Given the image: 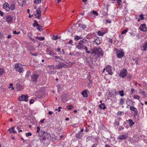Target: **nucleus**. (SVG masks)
I'll return each instance as SVG.
<instances>
[{"instance_id": "obj_62", "label": "nucleus", "mask_w": 147, "mask_h": 147, "mask_svg": "<svg viewBox=\"0 0 147 147\" xmlns=\"http://www.w3.org/2000/svg\"><path fill=\"white\" fill-rule=\"evenodd\" d=\"M97 145V144L96 143L94 144L91 147H96Z\"/></svg>"}, {"instance_id": "obj_2", "label": "nucleus", "mask_w": 147, "mask_h": 147, "mask_svg": "<svg viewBox=\"0 0 147 147\" xmlns=\"http://www.w3.org/2000/svg\"><path fill=\"white\" fill-rule=\"evenodd\" d=\"M85 42L83 40H80L78 42V44L76 46V48L79 50H82L85 46Z\"/></svg>"}, {"instance_id": "obj_6", "label": "nucleus", "mask_w": 147, "mask_h": 147, "mask_svg": "<svg viewBox=\"0 0 147 147\" xmlns=\"http://www.w3.org/2000/svg\"><path fill=\"white\" fill-rule=\"evenodd\" d=\"M39 75L36 73L33 74L31 76V80L33 82L36 83L37 82V79Z\"/></svg>"}, {"instance_id": "obj_60", "label": "nucleus", "mask_w": 147, "mask_h": 147, "mask_svg": "<svg viewBox=\"0 0 147 147\" xmlns=\"http://www.w3.org/2000/svg\"><path fill=\"white\" fill-rule=\"evenodd\" d=\"M28 35L29 38L30 37V36H32L31 33L29 32L28 33Z\"/></svg>"}, {"instance_id": "obj_29", "label": "nucleus", "mask_w": 147, "mask_h": 147, "mask_svg": "<svg viewBox=\"0 0 147 147\" xmlns=\"http://www.w3.org/2000/svg\"><path fill=\"white\" fill-rule=\"evenodd\" d=\"M119 91H117L115 90H114L113 91V95H114L115 96L117 95V94H119Z\"/></svg>"}, {"instance_id": "obj_22", "label": "nucleus", "mask_w": 147, "mask_h": 147, "mask_svg": "<svg viewBox=\"0 0 147 147\" xmlns=\"http://www.w3.org/2000/svg\"><path fill=\"white\" fill-rule=\"evenodd\" d=\"M44 135L47 138V139H48L50 138H51L50 134L47 132H45Z\"/></svg>"}, {"instance_id": "obj_64", "label": "nucleus", "mask_w": 147, "mask_h": 147, "mask_svg": "<svg viewBox=\"0 0 147 147\" xmlns=\"http://www.w3.org/2000/svg\"><path fill=\"white\" fill-rule=\"evenodd\" d=\"M137 113H138V112H136L134 113V116L135 117H136L137 116Z\"/></svg>"}, {"instance_id": "obj_42", "label": "nucleus", "mask_w": 147, "mask_h": 147, "mask_svg": "<svg viewBox=\"0 0 147 147\" xmlns=\"http://www.w3.org/2000/svg\"><path fill=\"white\" fill-rule=\"evenodd\" d=\"M143 95H144V97L146 96H147V92L145 91H143L141 92Z\"/></svg>"}, {"instance_id": "obj_54", "label": "nucleus", "mask_w": 147, "mask_h": 147, "mask_svg": "<svg viewBox=\"0 0 147 147\" xmlns=\"http://www.w3.org/2000/svg\"><path fill=\"white\" fill-rule=\"evenodd\" d=\"M62 108V107H58V109H56V110H57L59 112L61 111V110H60V109H61Z\"/></svg>"}, {"instance_id": "obj_11", "label": "nucleus", "mask_w": 147, "mask_h": 147, "mask_svg": "<svg viewBox=\"0 0 147 147\" xmlns=\"http://www.w3.org/2000/svg\"><path fill=\"white\" fill-rule=\"evenodd\" d=\"M67 65L63 63L62 62H60L56 66V68L58 69H62L63 67H66Z\"/></svg>"}, {"instance_id": "obj_16", "label": "nucleus", "mask_w": 147, "mask_h": 147, "mask_svg": "<svg viewBox=\"0 0 147 147\" xmlns=\"http://www.w3.org/2000/svg\"><path fill=\"white\" fill-rule=\"evenodd\" d=\"M12 19L13 18L12 17V16H7L6 18V20L8 23H11L13 22Z\"/></svg>"}, {"instance_id": "obj_15", "label": "nucleus", "mask_w": 147, "mask_h": 147, "mask_svg": "<svg viewBox=\"0 0 147 147\" xmlns=\"http://www.w3.org/2000/svg\"><path fill=\"white\" fill-rule=\"evenodd\" d=\"M61 99L62 101L64 103L68 100V99L67 96L66 94H64L61 96Z\"/></svg>"}, {"instance_id": "obj_44", "label": "nucleus", "mask_w": 147, "mask_h": 147, "mask_svg": "<svg viewBox=\"0 0 147 147\" xmlns=\"http://www.w3.org/2000/svg\"><path fill=\"white\" fill-rule=\"evenodd\" d=\"M32 134L30 132H28L26 134V136L27 137H28L30 136H31Z\"/></svg>"}, {"instance_id": "obj_10", "label": "nucleus", "mask_w": 147, "mask_h": 147, "mask_svg": "<svg viewBox=\"0 0 147 147\" xmlns=\"http://www.w3.org/2000/svg\"><path fill=\"white\" fill-rule=\"evenodd\" d=\"M128 134L126 133L125 134L120 135H119L117 139L119 140H122L126 139L127 137Z\"/></svg>"}, {"instance_id": "obj_36", "label": "nucleus", "mask_w": 147, "mask_h": 147, "mask_svg": "<svg viewBox=\"0 0 147 147\" xmlns=\"http://www.w3.org/2000/svg\"><path fill=\"white\" fill-rule=\"evenodd\" d=\"M98 34L99 36H102L105 33L103 32H101L100 31H98Z\"/></svg>"}, {"instance_id": "obj_8", "label": "nucleus", "mask_w": 147, "mask_h": 147, "mask_svg": "<svg viewBox=\"0 0 147 147\" xmlns=\"http://www.w3.org/2000/svg\"><path fill=\"white\" fill-rule=\"evenodd\" d=\"M106 71L108 72V74L112 75L113 74L111 66L109 65L107 66L106 68Z\"/></svg>"}, {"instance_id": "obj_41", "label": "nucleus", "mask_w": 147, "mask_h": 147, "mask_svg": "<svg viewBox=\"0 0 147 147\" xmlns=\"http://www.w3.org/2000/svg\"><path fill=\"white\" fill-rule=\"evenodd\" d=\"M4 72V71L3 69L0 68V75H2Z\"/></svg>"}, {"instance_id": "obj_53", "label": "nucleus", "mask_w": 147, "mask_h": 147, "mask_svg": "<svg viewBox=\"0 0 147 147\" xmlns=\"http://www.w3.org/2000/svg\"><path fill=\"white\" fill-rule=\"evenodd\" d=\"M37 130L36 131V132L39 133V132L40 131V127H39L38 126V127H37Z\"/></svg>"}, {"instance_id": "obj_32", "label": "nucleus", "mask_w": 147, "mask_h": 147, "mask_svg": "<svg viewBox=\"0 0 147 147\" xmlns=\"http://www.w3.org/2000/svg\"><path fill=\"white\" fill-rule=\"evenodd\" d=\"M41 0H34V2L36 4H39L41 3Z\"/></svg>"}, {"instance_id": "obj_4", "label": "nucleus", "mask_w": 147, "mask_h": 147, "mask_svg": "<svg viewBox=\"0 0 147 147\" xmlns=\"http://www.w3.org/2000/svg\"><path fill=\"white\" fill-rule=\"evenodd\" d=\"M28 95H22L18 98V100L20 101H25L27 102L28 100Z\"/></svg>"}, {"instance_id": "obj_39", "label": "nucleus", "mask_w": 147, "mask_h": 147, "mask_svg": "<svg viewBox=\"0 0 147 147\" xmlns=\"http://www.w3.org/2000/svg\"><path fill=\"white\" fill-rule=\"evenodd\" d=\"M67 109L69 110H70L72 109L73 107L71 105H68L67 106Z\"/></svg>"}, {"instance_id": "obj_56", "label": "nucleus", "mask_w": 147, "mask_h": 147, "mask_svg": "<svg viewBox=\"0 0 147 147\" xmlns=\"http://www.w3.org/2000/svg\"><path fill=\"white\" fill-rule=\"evenodd\" d=\"M108 41L109 42H111V43H112L113 42V40H112V39H111V38L109 39Z\"/></svg>"}, {"instance_id": "obj_14", "label": "nucleus", "mask_w": 147, "mask_h": 147, "mask_svg": "<svg viewBox=\"0 0 147 147\" xmlns=\"http://www.w3.org/2000/svg\"><path fill=\"white\" fill-rule=\"evenodd\" d=\"M139 28L140 30L143 31H146L147 30V28L146 27V24H141L139 27Z\"/></svg>"}, {"instance_id": "obj_25", "label": "nucleus", "mask_w": 147, "mask_h": 147, "mask_svg": "<svg viewBox=\"0 0 147 147\" xmlns=\"http://www.w3.org/2000/svg\"><path fill=\"white\" fill-rule=\"evenodd\" d=\"M61 38V37H58V35H57L56 36H55V35L53 34V40H56L58 39H60Z\"/></svg>"}, {"instance_id": "obj_9", "label": "nucleus", "mask_w": 147, "mask_h": 147, "mask_svg": "<svg viewBox=\"0 0 147 147\" xmlns=\"http://www.w3.org/2000/svg\"><path fill=\"white\" fill-rule=\"evenodd\" d=\"M127 74V71L126 69H123L121 70L120 73L119 75L120 76L123 78H124Z\"/></svg>"}, {"instance_id": "obj_20", "label": "nucleus", "mask_w": 147, "mask_h": 147, "mask_svg": "<svg viewBox=\"0 0 147 147\" xmlns=\"http://www.w3.org/2000/svg\"><path fill=\"white\" fill-rule=\"evenodd\" d=\"M83 136V134L81 132H79L76 135V137L78 138H80Z\"/></svg>"}, {"instance_id": "obj_27", "label": "nucleus", "mask_w": 147, "mask_h": 147, "mask_svg": "<svg viewBox=\"0 0 147 147\" xmlns=\"http://www.w3.org/2000/svg\"><path fill=\"white\" fill-rule=\"evenodd\" d=\"M25 0H22V1L21 2H20L19 1H18V3L19 5L20 6H21V7H22L24 3L25 2Z\"/></svg>"}, {"instance_id": "obj_43", "label": "nucleus", "mask_w": 147, "mask_h": 147, "mask_svg": "<svg viewBox=\"0 0 147 147\" xmlns=\"http://www.w3.org/2000/svg\"><path fill=\"white\" fill-rule=\"evenodd\" d=\"M128 121H129V123L130 125H132L134 124V122H133L132 120L131 119H129L128 120Z\"/></svg>"}, {"instance_id": "obj_47", "label": "nucleus", "mask_w": 147, "mask_h": 147, "mask_svg": "<svg viewBox=\"0 0 147 147\" xmlns=\"http://www.w3.org/2000/svg\"><path fill=\"white\" fill-rule=\"evenodd\" d=\"M140 96L138 95H134V98L136 99H137L139 100V99Z\"/></svg>"}, {"instance_id": "obj_7", "label": "nucleus", "mask_w": 147, "mask_h": 147, "mask_svg": "<svg viewBox=\"0 0 147 147\" xmlns=\"http://www.w3.org/2000/svg\"><path fill=\"white\" fill-rule=\"evenodd\" d=\"M134 102H133L131 100L129 99V98H127L126 101V103L127 105L126 108H128L129 106H132L134 105Z\"/></svg>"}, {"instance_id": "obj_55", "label": "nucleus", "mask_w": 147, "mask_h": 147, "mask_svg": "<svg viewBox=\"0 0 147 147\" xmlns=\"http://www.w3.org/2000/svg\"><path fill=\"white\" fill-rule=\"evenodd\" d=\"M134 60L135 61V62L136 64L138 63V61L137 59H135Z\"/></svg>"}, {"instance_id": "obj_12", "label": "nucleus", "mask_w": 147, "mask_h": 147, "mask_svg": "<svg viewBox=\"0 0 147 147\" xmlns=\"http://www.w3.org/2000/svg\"><path fill=\"white\" fill-rule=\"evenodd\" d=\"M93 42H95L97 45L100 44L101 43V40L100 38L96 36L93 38Z\"/></svg>"}, {"instance_id": "obj_38", "label": "nucleus", "mask_w": 147, "mask_h": 147, "mask_svg": "<svg viewBox=\"0 0 147 147\" xmlns=\"http://www.w3.org/2000/svg\"><path fill=\"white\" fill-rule=\"evenodd\" d=\"M83 49H85L86 50V52L88 53H91L89 51H88V49L87 47L86 46H85L84 47V48Z\"/></svg>"}, {"instance_id": "obj_61", "label": "nucleus", "mask_w": 147, "mask_h": 147, "mask_svg": "<svg viewBox=\"0 0 147 147\" xmlns=\"http://www.w3.org/2000/svg\"><path fill=\"white\" fill-rule=\"evenodd\" d=\"M3 12L1 11H0V14L1 16H3Z\"/></svg>"}, {"instance_id": "obj_50", "label": "nucleus", "mask_w": 147, "mask_h": 147, "mask_svg": "<svg viewBox=\"0 0 147 147\" xmlns=\"http://www.w3.org/2000/svg\"><path fill=\"white\" fill-rule=\"evenodd\" d=\"M20 66L19 65V64L18 63L16 64L15 66V68L16 69H17Z\"/></svg>"}, {"instance_id": "obj_24", "label": "nucleus", "mask_w": 147, "mask_h": 147, "mask_svg": "<svg viewBox=\"0 0 147 147\" xmlns=\"http://www.w3.org/2000/svg\"><path fill=\"white\" fill-rule=\"evenodd\" d=\"M82 95L84 97H87L88 96L87 92L86 90H84L82 92Z\"/></svg>"}, {"instance_id": "obj_23", "label": "nucleus", "mask_w": 147, "mask_h": 147, "mask_svg": "<svg viewBox=\"0 0 147 147\" xmlns=\"http://www.w3.org/2000/svg\"><path fill=\"white\" fill-rule=\"evenodd\" d=\"M45 131L43 130H41L38 133V135L40 136H42L43 135H44Z\"/></svg>"}, {"instance_id": "obj_17", "label": "nucleus", "mask_w": 147, "mask_h": 147, "mask_svg": "<svg viewBox=\"0 0 147 147\" xmlns=\"http://www.w3.org/2000/svg\"><path fill=\"white\" fill-rule=\"evenodd\" d=\"M147 41H145V43H144L141 47V49L142 51H146V48H147Z\"/></svg>"}, {"instance_id": "obj_3", "label": "nucleus", "mask_w": 147, "mask_h": 147, "mask_svg": "<svg viewBox=\"0 0 147 147\" xmlns=\"http://www.w3.org/2000/svg\"><path fill=\"white\" fill-rule=\"evenodd\" d=\"M114 49L116 52L117 56L118 58H121L124 56V54L123 50H120L116 48H115Z\"/></svg>"}, {"instance_id": "obj_37", "label": "nucleus", "mask_w": 147, "mask_h": 147, "mask_svg": "<svg viewBox=\"0 0 147 147\" xmlns=\"http://www.w3.org/2000/svg\"><path fill=\"white\" fill-rule=\"evenodd\" d=\"M91 12H92V13L93 15H94L96 16H97L98 15V13L95 11H92Z\"/></svg>"}, {"instance_id": "obj_48", "label": "nucleus", "mask_w": 147, "mask_h": 147, "mask_svg": "<svg viewBox=\"0 0 147 147\" xmlns=\"http://www.w3.org/2000/svg\"><path fill=\"white\" fill-rule=\"evenodd\" d=\"M128 31V29L126 28L121 33V34H123L125 33Z\"/></svg>"}, {"instance_id": "obj_57", "label": "nucleus", "mask_w": 147, "mask_h": 147, "mask_svg": "<svg viewBox=\"0 0 147 147\" xmlns=\"http://www.w3.org/2000/svg\"><path fill=\"white\" fill-rule=\"evenodd\" d=\"M122 113V112L121 111L118 112L117 113V115H119L121 114Z\"/></svg>"}, {"instance_id": "obj_49", "label": "nucleus", "mask_w": 147, "mask_h": 147, "mask_svg": "<svg viewBox=\"0 0 147 147\" xmlns=\"http://www.w3.org/2000/svg\"><path fill=\"white\" fill-rule=\"evenodd\" d=\"M30 74L29 72L27 73L26 74L25 76V78H28L29 77Z\"/></svg>"}, {"instance_id": "obj_5", "label": "nucleus", "mask_w": 147, "mask_h": 147, "mask_svg": "<svg viewBox=\"0 0 147 147\" xmlns=\"http://www.w3.org/2000/svg\"><path fill=\"white\" fill-rule=\"evenodd\" d=\"M41 9L40 7L38 8L36 11V13L34 14L35 18L39 19L41 17Z\"/></svg>"}, {"instance_id": "obj_18", "label": "nucleus", "mask_w": 147, "mask_h": 147, "mask_svg": "<svg viewBox=\"0 0 147 147\" xmlns=\"http://www.w3.org/2000/svg\"><path fill=\"white\" fill-rule=\"evenodd\" d=\"M129 109L131 111H134V113L138 112V110L137 109L133 106H130L129 107Z\"/></svg>"}, {"instance_id": "obj_45", "label": "nucleus", "mask_w": 147, "mask_h": 147, "mask_svg": "<svg viewBox=\"0 0 147 147\" xmlns=\"http://www.w3.org/2000/svg\"><path fill=\"white\" fill-rule=\"evenodd\" d=\"M49 54L50 55H51L52 56H53V55H55V54L54 52L52 51H50L49 52Z\"/></svg>"}, {"instance_id": "obj_46", "label": "nucleus", "mask_w": 147, "mask_h": 147, "mask_svg": "<svg viewBox=\"0 0 147 147\" xmlns=\"http://www.w3.org/2000/svg\"><path fill=\"white\" fill-rule=\"evenodd\" d=\"M139 17L140 18V20H142L144 19V18L143 17V15L142 14H141L139 16Z\"/></svg>"}, {"instance_id": "obj_34", "label": "nucleus", "mask_w": 147, "mask_h": 147, "mask_svg": "<svg viewBox=\"0 0 147 147\" xmlns=\"http://www.w3.org/2000/svg\"><path fill=\"white\" fill-rule=\"evenodd\" d=\"M119 94L121 96H123L124 95V91L123 90H121V91H119Z\"/></svg>"}, {"instance_id": "obj_26", "label": "nucleus", "mask_w": 147, "mask_h": 147, "mask_svg": "<svg viewBox=\"0 0 147 147\" xmlns=\"http://www.w3.org/2000/svg\"><path fill=\"white\" fill-rule=\"evenodd\" d=\"M22 70L23 68L20 66L18 68L16 69V70L18 72H19L20 73H21L22 72Z\"/></svg>"}, {"instance_id": "obj_21", "label": "nucleus", "mask_w": 147, "mask_h": 147, "mask_svg": "<svg viewBox=\"0 0 147 147\" xmlns=\"http://www.w3.org/2000/svg\"><path fill=\"white\" fill-rule=\"evenodd\" d=\"M99 107L100 109H105L106 108V107L105 104L103 103H102L99 105Z\"/></svg>"}, {"instance_id": "obj_63", "label": "nucleus", "mask_w": 147, "mask_h": 147, "mask_svg": "<svg viewBox=\"0 0 147 147\" xmlns=\"http://www.w3.org/2000/svg\"><path fill=\"white\" fill-rule=\"evenodd\" d=\"M3 34L1 32H0V38H3Z\"/></svg>"}, {"instance_id": "obj_52", "label": "nucleus", "mask_w": 147, "mask_h": 147, "mask_svg": "<svg viewBox=\"0 0 147 147\" xmlns=\"http://www.w3.org/2000/svg\"><path fill=\"white\" fill-rule=\"evenodd\" d=\"M34 102V100L33 99L30 100V104H33Z\"/></svg>"}, {"instance_id": "obj_13", "label": "nucleus", "mask_w": 147, "mask_h": 147, "mask_svg": "<svg viewBox=\"0 0 147 147\" xmlns=\"http://www.w3.org/2000/svg\"><path fill=\"white\" fill-rule=\"evenodd\" d=\"M3 8L7 11H9L10 9L9 5L7 2H5L3 5Z\"/></svg>"}, {"instance_id": "obj_1", "label": "nucleus", "mask_w": 147, "mask_h": 147, "mask_svg": "<svg viewBox=\"0 0 147 147\" xmlns=\"http://www.w3.org/2000/svg\"><path fill=\"white\" fill-rule=\"evenodd\" d=\"M90 53L92 54L100 55L102 56H103V53L102 51V50L100 49H97L96 47L93 48L92 52Z\"/></svg>"}, {"instance_id": "obj_31", "label": "nucleus", "mask_w": 147, "mask_h": 147, "mask_svg": "<svg viewBox=\"0 0 147 147\" xmlns=\"http://www.w3.org/2000/svg\"><path fill=\"white\" fill-rule=\"evenodd\" d=\"M15 5L14 4H12L10 5V9L12 10H13L15 9Z\"/></svg>"}, {"instance_id": "obj_59", "label": "nucleus", "mask_w": 147, "mask_h": 147, "mask_svg": "<svg viewBox=\"0 0 147 147\" xmlns=\"http://www.w3.org/2000/svg\"><path fill=\"white\" fill-rule=\"evenodd\" d=\"M121 0H117V3H118L119 5L120 4V2H121Z\"/></svg>"}, {"instance_id": "obj_35", "label": "nucleus", "mask_w": 147, "mask_h": 147, "mask_svg": "<svg viewBox=\"0 0 147 147\" xmlns=\"http://www.w3.org/2000/svg\"><path fill=\"white\" fill-rule=\"evenodd\" d=\"M107 94V95L108 96L110 97H112L113 95V92H108Z\"/></svg>"}, {"instance_id": "obj_30", "label": "nucleus", "mask_w": 147, "mask_h": 147, "mask_svg": "<svg viewBox=\"0 0 147 147\" xmlns=\"http://www.w3.org/2000/svg\"><path fill=\"white\" fill-rule=\"evenodd\" d=\"M78 26L79 27H80L81 28H82L83 29H84L86 28V26H85L84 25H83V24H78Z\"/></svg>"}, {"instance_id": "obj_51", "label": "nucleus", "mask_w": 147, "mask_h": 147, "mask_svg": "<svg viewBox=\"0 0 147 147\" xmlns=\"http://www.w3.org/2000/svg\"><path fill=\"white\" fill-rule=\"evenodd\" d=\"M47 138L46 136H44L42 137L41 140H46Z\"/></svg>"}, {"instance_id": "obj_19", "label": "nucleus", "mask_w": 147, "mask_h": 147, "mask_svg": "<svg viewBox=\"0 0 147 147\" xmlns=\"http://www.w3.org/2000/svg\"><path fill=\"white\" fill-rule=\"evenodd\" d=\"M83 38V37L81 36H78L77 35H76L74 37V40L75 41H77L78 40L82 39Z\"/></svg>"}, {"instance_id": "obj_58", "label": "nucleus", "mask_w": 147, "mask_h": 147, "mask_svg": "<svg viewBox=\"0 0 147 147\" xmlns=\"http://www.w3.org/2000/svg\"><path fill=\"white\" fill-rule=\"evenodd\" d=\"M73 43V40L71 39L70 40L69 42L68 43L69 44H72Z\"/></svg>"}, {"instance_id": "obj_28", "label": "nucleus", "mask_w": 147, "mask_h": 147, "mask_svg": "<svg viewBox=\"0 0 147 147\" xmlns=\"http://www.w3.org/2000/svg\"><path fill=\"white\" fill-rule=\"evenodd\" d=\"M35 38L36 39L39 40L40 41L43 40H45V37H38L36 36Z\"/></svg>"}, {"instance_id": "obj_40", "label": "nucleus", "mask_w": 147, "mask_h": 147, "mask_svg": "<svg viewBox=\"0 0 147 147\" xmlns=\"http://www.w3.org/2000/svg\"><path fill=\"white\" fill-rule=\"evenodd\" d=\"M38 25H37L36 26L38 30L39 31H41L40 30V29L42 28V26L38 24Z\"/></svg>"}, {"instance_id": "obj_33", "label": "nucleus", "mask_w": 147, "mask_h": 147, "mask_svg": "<svg viewBox=\"0 0 147 147\" xmlns=\"http://www.w3.org/2000/svg\"><path fill=\"white\" fill-rule=\"evenodd\" d=\"M119 104L120 105H123L124 102V99L123 98H120L119 101Z\"/></svg>"}]
</instances>
